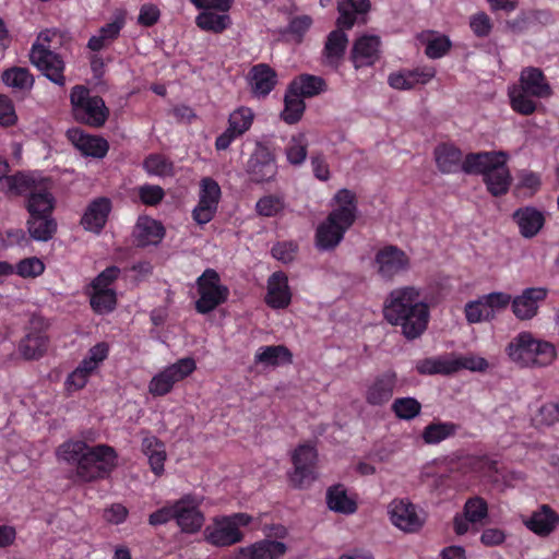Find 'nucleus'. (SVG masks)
<instances>
[{
  "label": "nucleus",
  "mask_w": 559,
  "mask_h": 559,
  "mask_svg": "<svg viewBox=\"0 0 559 559\" xmlns=\"http://www.w3.org/2000/svg\"><path fill=\"white\" fill-rule=\"evenodd\" d=\"M197 25L207 32L222 33L230 24L229 16L226 14H217L212 11L201 12L195 19Z\"/></svg>",
  "instance_id": "obj_48"
},
{
  "label": "nucleus",
  "mask_w": 559,
  "mask_h": 559,
  "mask_svg": "<svg viewBox=\"0 0 559 559\" xmlns=\"http://www.w3.org/2000/svg\"><path fill=\"white\" fill-rule=\"evenodd\" d=\"M247 81L254 97L266 98L277 85L278 75L270 64L261 62L250 68Z\"/></svg>",
  "instance_id": "obj_21"
},
{
  "label": "nucleus",
  "mask_w": 559,
  "mask_h": 559,
  "mask_svg": "<svg viewBox=\"0 0 559 559\" xmlns=\"http://www.w3.org/2000/svg\"><path fill=\"white\" fill-rule=\"evenodd\" d=\"M451 41L447 36H439L428 41L425 53L431 59L443 57L451 48Z\"/></svg>",
  "instance_id": "obj_64"
},
{
  "label": "nucleus",
  "mask_w": 559,
  "mask_h": 559,
  "mask_svg": "<svg viewBox=\"0 0 559 559\" xmlns=\"http://www.w3.org/2000/svg\"><path fill=\"white\" fill-rule=\"evenodd\" d=\"M197 369L193 358H180L156 373L148 383V392L153 396H165L177 382L185 380Z\"/></svg>",
  "instance_id": "obj_13"
},
{
  "label": "nucleus",
  "mask_w": 559,
  "mask_h": 559,
  "mask_svg": "<svg viewBox=\"0 0 559 559\" xmlns=\"http://www.w3.org/2000/svg\"><path fill=\"white\" fill-rule=\"evenodd\" d=\"M287 86L292 93L296 92L304 99L320 95L328 90V84L323 78L308 73L295 76Z\"/></svg>",
  "instance_id": "obj_32"
},
{
  "label": "nucleus",
  "mask_w": 559,
  "mask_h": 559,
  "mask_svg": "<svg viewBox=\"0 0 559 559\" xmlns=\"http://www.w3.org/2000/svg\"><path fill=\"white\" fill-rule=\"evenodd\" d=\"M69 139L82 155L104 158L109 151V143L102 136L90 135L79 129L69 131Z\"/></svg>",
  "instance_id": "obj_27"
},
{
  "label": "nucleus",
  "mask_w": 559,
  "mask_h": 559,
  "mask_svg": "<svg viewBox=\"0 0 559 559\" xmlns=\"http://www.w3.org/2000/svg\"><path fill=\"white\" fill-rule=\"evenodd\" d=\"M318 453L313 445L300 444L292 455L294 472L290 481L295 487L304 488L316 479Z\"/></svg>",
  "instance_id": "obj_16"
},
{
  "label": "nucleus",
  "mask_w": 559,
  "mask_h": 559,
  "mask_svg": "<svg viewBox=\"0 0 559 559\" xmlns=\"http://www.w3.org/2000/svg\"><path fill=\"white\" fill-rule=\"evenodd\" d=\"M293 355L290 350L284 345H269L261 346L255 355V364H263L266 366H278L280 364H290Z\"/></svg>",
  "instance_id": "obj_42"
},
{
  "label": "nucleus",
  "mask_w": 559,
  "mask_h": 559,
  "mask_svg": "<svg viewBox=\"0 0 559 559\" xmlns=\"http://www.w3.org/2000/svg\"><path fill=\"white\" fill-rule=\"evenodd\" d=\"M292 301L288 277L282 272H274L267 280L265 302L272 309H285Z\"/></svg>",
  "instance_id": "obj_26"
},
{
  "label": "nucleus",
  "mask_w": 559,
  "mask_h": 559,
  "mask_svg": "<svg viewBox=\"0 0 559 559\" xmlns=\"http://www.w3.org/2000/svg\"><path fill=\"white\" fill-rule=\"evenodd\" d=\"M120 269L110 265L102 271L91 283L93 289H110L109 286L119 277Z\"/></svg>",
  "instance_id": "obj_63"
},
{
  "label": "nucleus",
  "mask_w": 559,
  "mask_h": 559,
  "mask_svg": "<svg viewBox=\"0 0 559 559\" xmlns=\"http://www.w3.org/2000/svg\"><path fill=\"white\" fill-rule=\"evenodd\" d=\"M111 209L112 203L109 198H96L88 203L80 224L87 231L100 234L106 226Z\"/></svg>",
  "instance_id": "obj_24"
},
{
  "label": "nucleus",
  "mask_w": 559,
  "mask_h": 559,
  "mask_svg": "<svg viewBox=\"0 0 559 559\" xmlns=\"http://www.w3.org/2000/svg\"><path fill=\"white\" fill-rule=\"evenodd\" d=\"M347 45L348 37L341 27L330 32L322 51L326 64L336 69L344 58Z\"/></svg>",
  "instance_id": "obj_31"
},
{
  "label": "nucleus",
  "mask_w": 559,
  "mask_h": 559,
  "mask_svg": "<svg viewBox=\"0 0 559 559\" xmlns=\"http://www.w3.org/2000/svg\"><path fill=\"white\" fill-rule=\"evenodd\" d=\"M164 197V189L159 186L145 183L139 188V198L145 205L155 206L163 201Z\"/></svg>",
  "instance_id": "obj_59"
},
{
  "label": "nucleus",
  "mask_w": 559,
  "mask_h": 559,
  "mask_svg": "<svg viewBox=\"0 0 559 559\" xmlns=\"http://www.w3.org/2000/svg\"><path fill=\"white\" fill-rule=\"evenodd\" d=\"M52 180L46 177L36 188L28 190L25 199V209L28 213L26 228L29 239L48 241L57 233L58 224L53 218L56 199L51 192Z\"/></svg>",
  "instance_id": "obj_2"
},
{
  "label": "nucleus",
  "mask_w": 559,
  "mask_h": 559,
  "mask_svg": "<svg viewBox=\"0 0 559 559\" xmlns=\"http://www.w3.org/2000/svg\"><path fill=\"white\" fill-rule=\"evenodd\" d=\"M531 346H533L531 354L532 361L528 367H546L550 365L557 356L556 348L550 342L535 338L534 343H531Z\"/></svg>",
  "instance_id": "obj_46"
},
{
  "label": "nucleus",
  "mask_w": 559,
  "mask_h": 559,
  "mask_svg": "<svg viewBox=\"0 0 559 559\" xmlns=\"http://www.w3.org/2000/svg\"><path fill=\"white\" fill-rule=\"evenodd\" d=\"M255 210L261 216L272 217L284 210V202L277 195H265L257 202Z\"/></svg>",
  "instance_id": "obj_56"
},
{
  "label": "nucleus",
  "mask_w": 559,
  "mask_h": 559,
  "mask_svg": "<svg viewBox=\"0 0 559 559\" xmlns=\"http://www.w3.org/2000/svg\"><path fill=\"white\" fill-rule=\"evenodd\" d=\"M199 298L195 310L206 314L226 302L229 296L227 286L221 284L219 274L214 269H206L197 280Z\"/></svg>",
  "instance_id": "obj_10"
},
{
  "label": "nucleus",
  "mask_w": 559,
  "mask_h": 559,
  "mask_svg": "<svg viewBox=\"0 0 559 559\" xmlns=\"http://www.w3.org/2000/svg\"><path fill=\"white\" fill-rule=\"evenodd\" d=\"M373 267L383 281H393L395 276L411 267V259L404 250L386 245L376 252Z\"/></svg>",
  "instance_id": "obj_14"
},
{
  "label": "nucleus",
  "mask_w": 559,
  "mask_h": 559,
  "mask_svg": "<svg viewBox=\"0 0 559 559\" xmlns=\"http://www.w3.org/2000/svg\"><path fill=\"white\" fill-rule=\"evenodd\" d=\"M17 122V115L12 99L0 94V126L4 128L13 127Z\"/></svg>",
  "instance_id": "obj_58"
},
{
  "label": "nucleus",
  "mask_w": 559,
  "mask_h": 559,
  "mask_svg": "<svg viewBox=\"0 0 559 559\" xmlns=\"http://www.w3.org/2000/svg\"><path fill=\"white\" fill-rule=\"evenodd\" d=\"M459 429L460 426L452 421H432L424 428L421 438L426 444H438L454 437Z\"/></svg>",
  "instance_id": "obj_41"
},
{
  "label": "nucleus",
  "mask_w": 559,
  "mask_h": 559,
  "mask_svg": "<svg viewBox=\"0 0 559 559\" xmlns=\"http://www.w3.org/2000/svg\"><path fill=\"white\" fill-rule=\"evenodd\" d=\"M97 370L88 366L83 360L78 365V367L68 374L64 381V388L67 392L72 393L82 390L87 384L90 378Z\"/></svg>",
  "instance_id": "obj_47"
},
{
  "label": "nucleus",
  "mask_w": 559,
  "mask_h": 559,
  "mask_svg": "<svg viewBox=\"0 0 559 559\" xmlns=\"http://www.w3.org/2000/svg\"><path fill=\"white\" fill-rule=\"evenodd\" d=\"M436 165L442 174H455L462 170L464 163L462 151L452 143H441L433 151Z\"/></svg>",
  "instance_id": "obj_29"
},
{
  "label": "nucleus",
  "mask_w": 559,
  "mask_h": 559,
  "mask_svg": "<svg viewBox=\"0 0 559 559\" xmlns=\"http://www.w3.org/2000/svg\"><path fill=\"white\" fill-rule=\"evenodd\" d=\"M202 500L192 493L182 496L175 501V521L181 532L194 534L204 524V514L200 510Z\"/></svg>",
  "instance_id": "obj_17"
},
{
  "label": "nucleus",
  "mask_w": 559,
  "mask_h": 559,
  "mask_svg": "<svg viewBox=\"0 0 559 559\" xmlns=\"http://www.w3.org/2000/svg\"><path fill=\"white\" fill-rule=\"evenodd\" d=\"M90 445L83 440L70 439L62 442L56 450V456L59 462H63L75 469L84 462Z\"/></svg>",
  "instance_id": "obj_35"
},
{
  "label": "nucleus",
  "mask_w": 559,
  "mask_h": 559,
  "mask_svg": "<svg viewBox=\"0 0 559 559\" xmlns=\"http://www.w3.org/2000/svg\"><path fill=\"white\" fill-rule=\"evenodd\" d=\"M142 452L148 459L151 471L157 476H162L167 459L166 448L163 441L155 436H146L142 439Z\"/></svg>",
  "instance_id": "obj_33"
},
{
  "label": "nucleus",
  "mask_w": 559,
  "mask_h": 559,
  "mask_svg": "<svg viewBox=\"0 0 559 559\" xmlns=\"http://www.w3.org/2000/svg\"><path fill=\"white\" fill-rule=\"evenodd\" d=\"M340 16L337 17L336 25L346 29H350L355 22L357 14H365L370 10L369 0H340L337 3Z\"/></svg>",
  "instance_id": "obj_37"
},
{
  "label": "nucleus",
  "mask_w": 559,
  "mask_h": 559,
  "mask_svg": "<svg viewBox=\"0 0 559 559\" xmlns=\"http://www.w3.org/2000/svg\"><path fill=\"white\" fill-rule=\"evenodd\" d=\"M513 219L520 228V233L525 238L536 236L545 224V217L540 211L535 207H520L513 213Z\"/></svg>",
  "instance_id": "obj_30"
},
{
  "label": "nucleus",
  "mask_w": 559,
  "mask_h": 559,
  "mask_svg": "<svg viewBox=\"0 0 559 559\" xmlns=\"http://www.w3.org/2000/svg\"><path fill=\"white\" fill-rule=\"evenodd\" d=\"M29 60L50 82L60 87L66 85V63L60 53L53 50H38L29 55Z\"/></svg>",
  "instance_id": "obj_20"
},
{
  "label": "nucleus",
  "mask_w": 559,
  "mask_h": 559,
  "mask_svg": "<svg viewBox=\"0 0 559 559\" xmlns=\"http://www.w3.org/2000/svg\"><path fill=\"white\" fill-rule=\"evenodd\" d=\"M535 337L531 332L519 333L508 345L507 353L510 359L521 367L530 366L532 361V350Z\"/></svg>",
  "instance_id": "obj_36"
},
{
  "label": "nucleus",
  "mask_w": 559,
  "mask_h": 559,
  "mask_svg": "<svg viewBox=\"0 0 559 559\" xmlns=\"http://www.w3.org/2000/svg\"><path fill=\"white\" fill-rule=\"evenodd\" d=\"M391 409L399 419L412 420L421 412V404L415 397H397L393 401Z\"/></svg>",
  "instance_id": "obj_50"
},
{
  "label": "nucleus",
  "mask_w": 559,
  "mask_h": 559,
  "mask_svg": "<svg viewBox=\"0 0 559 559\" xmlns=\"http://www.w3.org/2000/svg\"><path fill=\"white\" fill-rule=\"evenodd\" d=\"M389 515L392 524L405 533H417L425 524V518L407 499H394L389 506Z\"/></svg>",
  "instance_id": "obj_19"
},
{
  "label": "nucleus",
  "mask_w": 559,
  "mask_h": 559,
  "mask_svg": "<svg viewBox=\"0 0 559 559\" xmlns=\"http://www.w3.org/2000/svg\"><path fill=\"white\" fill-rule=\"evenodd\" d=\"M253 518L243 512L218 515L205 527L204 539L215 547H229L243 540L241 527L249 526Z\"/></svg>",
  "instance_id": "obj_6"
},
{
  "label": "nucleus",
  "mask_w": 559,
  "mask_h": 559,
  "mask_svg": "<svg viewBox=\"0 0 559 559\" xmlns=\"http://www.w3.org/2000/svg\"><path fill=\"white\" fill-rule=\"evenodd\" d=\"M465 318L468 323H478L481 321H488L493 317L483 297L478 300L468 301L464 308Z\"/></svg>",
  "instance_id": "obj_55"
},
{
  "label": "nucleus",
  "mask_w": 559,
  "mask_h": 559,
  "mask_svg": "<svg viewBox=\"0 0 559 559\" xmlns=\"http://www.w3.org/2000/svg\"><path fill=\"white\" fill-rule=\"evenodd\" d=\"M469 27L476 37L484 38L490 34L492 22L487 13L478 12L471 16Z\"/></svg>",
  "instance_id": "obj_60"
},
{
  "label": "nucleus",
  "mask_w": 559,
  "mask_h": 559,
  "mask_svg": "<svg viewBox=\"0 0 559 559\" xmlns=\"http://www.w3.org/2000/svg\"><path fill=\"white\" fill-rule=\"evenodd\" d=\"M334 201L337 206L316 230V246L320 250H333L337 247L357 217V198L353 191L338 190Z\"/></svg>",
  "instance_id": "obj_3"
},
{
  "label": "nucleus",
  "mask_w": 559,
  "mask_h": 559,
  "mask_svg": "<svg viewBox=\"0 0 559 559\" xmlns=\"http://www.w3.org/2000/svg\"><path fill=\"white\" fill-rule=\"evenodd\" d=\"M247 173L255 183L269 182L276 176L275 156L267 146L260 143L257 145L248 160Z\"/></svg>",
  "instance_id": "obj_18"
},
{
  "label": "nucleus",
  "mask_w": 559,
  "mask_h": 559,
  "mask_svg": "<svg viewBox=\"0 0 559 559\" xmlns=\"http://www.w3.org/2000/svg\"><path fill=\"white\" fill-rule=\"evenodd\" d=\"M118 464L117 451L108 444L90 445L80 469H74L76 481L93 483L108 478Z\"/></svg>",
  "instance_id": "obj_8"
},
{
  "label": "nucleus",
  "mask_w": 559,
  "mask_h": 559,
  "mask_svg": "<svg viewBox=\"0 0 559 559\" xmlns=\"http://www.w3.org/2000/svg\"><path fill=\"white\" fill-rule=\"evenodd\" d=\"M9 171L8 160L0 156V192L8 197L26 195L28 190H34L46 178L36 170H19L13 175H9Z\"/></svg>",
  "instance_id": "obj_12"
},
{
  "label": "nucleus",
  "mask_w": 559,
  "mask_h": 559,
  "mask_svg": "<svg viewBox=\"0 0 559 559\" xmlns=\"http://www.w3.org/2000/svg\"><path fill=\"white\" fill-rule=\"evenodd\" d=\"M552 88L543 70L536 67H526L521 71L519 84L509 88L511 108L523 116H530L537 109L534 98H548Z\"/></svg>",
  "instance_id": "obj_5"
},
{
  "label": "nucleus",
  "mask_w": 559,
  "mask_h": 559,
  "mask_svg": "<svg viewBox=\"0 0 559 559\" xmlns=\"http://www.w3.org/2000/svg\"><path fill=\"white\" fill-rule=\"evenodd\" d=\"M70 103L74 119L83 124L100 128L109 117V109L105 100L98 95H92L84 85L72 87Z\"/></svg>",
  "instance_id": "obj_7"
},
{
  "label": "nucleus",
  "mask_w": 559,
  "mask_h": 559,
  "mask_svg": "<svg viewBox=\"0 0 559 559\" xmlns=\"http://www.w3.org/2000/svg\"><path fill=\"white\" fill-rule=\"evenodd\" d=\"M306 103L296 92L292 94L290 88L287 86L284 95V109L281 112V118L287 124H295L299 122L305 114Z\"/></svg>",
  "instance_id": "obj_43"
},
{
  "label": "nucleus",
  "mask_w": 559,
  "mask_h": 559,
  "mask_svg": "<svg viewBox=\"0 0 559 559\" xmlns=\"http://www.w3.org/2000/svg\"><path fill=\"white\" fill-rule=\"evenodd\" d=\"M286 545L278 540L262 539L238 548L233 559H278L286 552Z\"/></svg>",
  "instance_id": "obj_25"
},
{
  "label": "nucleus",
  "mask_w": 559,
  "mask_h": 559,
  "mask_svg": "<svg viewBox=\"0 0 559 559\" xmlns=\"http://www.w3.org/2000/svg\"><path fill=\"white\" fill-rule=\"evenodd\" d=\"M380 38L376 35L358 37L352 47L350 60L355 69L372 67L380 59Z\"/></svg>",
  "instance_id": "obj_23"
},
{
  "label": "nucleus",
  "mask_w": 559,
  "mask_h": 559,
  "mask_svg": "<svg viewBox=\"0 0 559 559\" xmlns=\"http://www.w3.org/2000/svg\"><path fill=\"white\" fill-rule=\"evenodd\" d=\"M2 82L20 92H28L34 85V76L28 69L22 67H12L3 71Z\"/></svg>",
  "instance_id": "obj_44"
},
{
  "label": "nucleus",
  "mask_w": 559,
  "mask_h": 559,
  "mask_svg": "<svg viewBox=\"0 0 559 559\" xmlns=\"http://www.w3.org/2000/svg\"><path fill=\"white\" fill-rule=\"evenodd\" d=\"M453 368V354L424 358L418 360L416 364V371L419 374L425 376H450L454 373V370H452Z\"/></svg>",
  "instance_id": "obj_40"
},
{
  "label": "nucleus",
  "mask_w": 559,
  "mask_h": 559,
  "mask_svg": "<svg viewBox=\"0 0 559 559\" xmlns=\"http://www.w3.org/2000/svg\"><path fill=\"white\" fill-rule=\"evenodd\" d=\"M221 197V187L213 178L201 179L199 202L192 211V218L198 225H205L214 218Z\"/></svg>",
  "instance_id": "obj_15"
},
{
  "label": "nucleus",
  "mask_w": 559,
  "mask_h": 559,
  "mask_svg": "<svg viewBox=\"0 0 559 559\" xmlns=\"http://www.w3.org/2000/svg\"><path fill=\"white\" fill-rule=\"evenodd\" d=\"M308 143L304 134H298L292 138L286 146L287 160L292 165H300L307 157Z\"/></svg>",
  "instance_id": "obj_53"
},
{
  "label": "nucleus",
  "mask_w": 559,
  "mask_h": 559,
  "mask_svg": "<svg viewBox=\"0 0 559 559\" xmlns=\"http://www.w3.org/2000/svg\"><path fill=\"white\" fill-rule=\"evenodd\" d=\"M50 323L38 314H32L24 328V336L20 340L17 352L25 360H38L48 350L50 338L48 335Z\"/></svg>",
  "instance_id": "obj_9"
},
{
  "label": "nucleus",
  "mask_w": 559,
  "mask_h": 559,
  "mask_svg": "<svg viewBox=\"0 0 559 559\" xmlns=\"http://www.w3.org/2000/svg\"><path fill=\"white\" fill-rule=\"evenodd\" d=\"M507 158L508 155L501 151L468 153L464 157L462 171L481 175L487 191L492 197H501L508 193L512 182Z\"/></svg>",
  "instance_id": "obj_4"
},
{
  "label": "nucleus",
  "mask_w": 559,
  "mask_h": 559,
  "mask_svg": "<svg viewBox=\"0 0 559 559\" xmlns=\"http://www.w3.org/2000/svg\"><path fill=\"white\" fill-rule=\"evenodd\" d=\"M45 272L44 262L37 257L22 259L15 266L14 273L23 278H35Z\"/></svg>",
  "instance_id": "obj_54"
},
{
  "label": "nucleus",
  "mask_w": 559,
  "mask_h": 559,
  "mask_svg": "<svg viewBox=\"0 0 559 559\" xmlns=\"http://www.w3.org/2000/svg\"><path fill=\"white\" fill-rule=\"evenodd\" d=\"M254 115L248 107H240L234 110L228 118V128L241 136L251 127Z\"/></svg>",
  "instance_id": "obj_51"
},
{
  "label": "nucleus",
  "mask_w": 559,
  "mask_h": 559,
  "mask_svg": "<svg viewBox=\"0 0 559 559\" xmlns=\"http://www.w3.org/2000/svg\"><path fill=\"white\" fill-rule=\"evenodd\" d=\"M435 76L432 70H407L389 75L388 82L395 90H412L417 84H427Z\"/></svg>",
  "instance_id": "obj_34"
},
{
  "label": "nucleus",
  "mask_w": 559,
  "mask_h": 559,
  "mask_svg": "<svg viewBox=\"0 0 559 559\" xmlns=\"http://www.w3.org/2000/svg\"><path fill=\"white\" fill-rule=\"evenodd\" d=\"M143 169L150 176L168 177L174 175V163L163 154L153 153L144 158Z\"/></svg>",
  "instance_id": "obj_45"
},
{
  "label": "nucleus",
  "mask_w": 559,
  "mask_h": 559,
  "mask_svg": "<svg viewBox=\"0 0 559 559\" xmlns=\"http://www.w3.org/2000/svg\"><path fill=\"white\" fill-rule=\"evenodd\" d=\"M525 526L540 537L549 536L559 525V514L548 504H542L524 521Z\"/></svg>",
  "instance_id": "obj_28"
},
{
  "label": "nucleus",
  "mask_w": 559,
  "mask_h": 559,
  "mask_svg": "<svg viewBox=\"0 0 559 559\" xmlns=\"http://www.w3.org/2000/svg\"><path fill=\"white\" fill-rule=\"evenodd\" d=\"M90 304L98 314L111 312L117 305V295L114 289H93Z\"/></svg>",
  "instance_id": "obj_49"
},
{
  "label": "nucleus",
  "mask_w": 559,
  "mask_h": 559,
  "mask_svg": "<svg viewBox=\"0 0 559 559\" xmlns=\"http://www.w3.org/2000/svg\"><path fill=\"white\" fill-rule=\"evenodd\" d=\"M109 354V346L105 342H100L92 346L86 356L82 359L92 368L98 370L102 362L107 359Z\"/></svg>",
  "instance_id": "obj_61"
},
{
  "label": "nucleus",
  "mask_w": 559,
  "mask_h": 559,
  "mask_svg": "<svg viewBox=\"0 0 559 559\" xmlns=\"http://www.w3.org/2000/svg\"><path fill=\"white\" fill-rule=\"evenodd\" d=\"M3 247H25L29 243V237L22 228H9L0 235Z\"/></svg>",
  "instance_id": "obj_62"
},
{
  "label": "nucleus",
  "mask_w": 559,
  "mask_h": 559,
  "mask_svg": "<svg viewBox=\"0 0 559 559\" xmlns=\"http://www.w3.org/2000/svg\"><path fill=\"white\" fill-rule=\"evenodd\" d=\"M399 382L397 372L393 369L370 376L362 384V396L366 404L371 407L386 405L394 396Z\"/></svg>",
  "instance_id": "obj_11"
},
{
  "label": "nucleus",
  "mask_w": 559,
  "mask_h": 559,
  "mask_svg": "<svg viewBox=\"0 0 559 559\" xmlns=\"http://www.w3.org/2000/svg\"><path fill=\"white\" fill-rule=\"evenodd\" d=\"M164 236L165 228L160 222L148 217H143L138 221L135 226L138 245H156L162 241Z\"/></svg>",
  "instance_id": "obj_38"
},
{
  "label": "nucleus",
  "mask_w": 559,
  "mask_h": 559,
  "mask_svg": "<svg viewBox=\"0 0 559 559\" xmlns=\"http://www.w3.org/2000/svg\"><path fill=\"white\" fill-rule=\"evenodd\" d=\"M326 503L330 510L346 515L355 513L358 508L356 500L347 496L346 489L341 484L328 489Z\"/></svg>",
  "instance_id": "obj_39"
},
{
  "label": "nucleus",
  "mask_w": 559,
  "mask_h": 559,
  "mask_svg": "<svg viewBox=\"0 0 559 559\" xmlns=\"http://www.w3.org/2000/svg\"><path fill=\"white\" fill-rule=\"evenodd\" d=\"M548 290L544 287L525 288L521 295L512 298L511 309L521 321L533 319L539 309V302L547 298Z\"/></svg>",
  "instance_id": "obj_22"
},
{
  "label": "nucleus",
  "mask_w": 559,
  "mask_h": 559,
  "mask_svg": "<svg viewBox=\"0 0 559 559\" xmlns=\"http://www.w3.org/2000/svg\"><path fill=\"white\" fill-rule=\"evenodd\" d=\"M383 317L389 324L399 326L406 340L414 341L427 330L430 310L428 304L421 299L419 288L403 286L392 289L386 296Z\"/></svg>",
  "instance_id": "obj_1"
},
{
  "label": "nucleus",
  "mask_w": 559,
  "mask_h": 559,
  "mask_svg": "<svg viewBox=\"0 0 559 559\" xmlns=\"http://www.w3.org/2000/svg\"><path fill=\"white\" fill-rule=\"evenodd\" d=\"M463 514L472 524L481 523L488 516V503L479 496L468 498L464 503Z\"/></svg>",
  "instance_id": "obj_52"
},
{
  "label": "nucleus",
  "mask_w": 559,
  "mask_h": 559,
  "mask_svg": "<svg viewBox=\"0 0 559 559\" xmlns=\"http://www.w3.org/2000/svg\"><path fill=\"white\" fill-rule=\"evenodd\" d=\"M453 369L454 373L467 369L471 371H485L488 368V361L481 357L474 356H457L453 355Z\"/></svg>",
  "instance_id": "obj_57"
}]
</instances>
